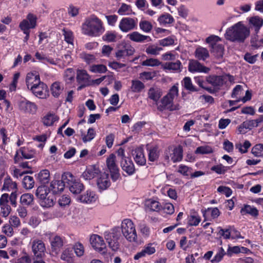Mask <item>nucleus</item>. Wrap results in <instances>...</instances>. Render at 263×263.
Instances as JSON below:
<instances>
[{
  "mask_svg": "<svg viewBox=\"0 0 263 263\" xmlns=\"http://www.w3.org/2000/svg\"><path fill=\"white\" fill-rule=\"evenodd\" d=\"M134 158L136 163L139 165H143L146 163L143 151L142 148H137L133 153Z\"/></svg>",
  "mask_w": 263,
  "mask_h": 263,
  "instance_id": "b1692460",
  "label": "nucleus"
},
{
  "mask_svg": "<svg viewBox=\"0 0 263 263\" xmlns=\"http://www.w3.org/2000/svg\"><path fill=\"white\" fill-rule=\"evenodd\" d=\"M210 68L203 66L197 60H191L189 64V70L191 72H198L208 73Z\"/></svg>",
  "mask_w": 263,
  "mask_h": 263,
  "instance_id": "ddd939ff",
  "label": "nucleus"
},
{
  "mask_svg": "<svg viewBox=\"0 0 263 263\" xmlns=\"http://www.w3.org/2000/svg\"><path fill=\"white\" fill-rule=\"evenodd\" d=\"M73 249L77 256L81 257L84 254V247L81 243H76Z\"/></svg>",
  "mask_w": 263,
  "mask_h": 263,
  "instance_id": "774afa93",
  "label": "nucleus"
},
{
  "mask_svg": "<svg viewBox=\"0 0 263 263\" xmlns=\"http://www.w3.org/2000/svg\"><path fill=\"white\" fill-rule=\"evenodd\" d=\"M104 176L105 177L102 176L97 180L98 187L102 190L106 189L110 185V182L108 180V174H105Z\"/></svg>",
  "mask_w": 263,
  "mask_h": 263,
  "instance_id": "c756f323",
  "label": "nucleus"
},
{
  "mask_svg": "<svg viewBox=\"0 0 263 263\" xmlns=\"http://www.w3.org/2000/svg\"><path fill=\"white\" fill-rule=\"evenodd\" d=\"M159 153L157 147H153L149 150L148 160L154 162L158 158Z\"/></svg>",
  "mask_w": 263,
  "mask_h": 263,
  "instance_id": "603ef678",
  "label": "nucleus"
},
{
  "mask_svg": "<svg viewBox=\"0 0 263 263\" xmlns=\"http://www.w3.org/2000/svg\"><path fill=\"white\" fill-rule=\"evenodd\" d=\"M23 186L26 189H31L34 186V181L32 177L29 176H25L23 178Z\"/></svg>",
  "mask_w": 263,
  "mask_h": 263,
  "instance_id": "79ce46f5",
  "label": "nucleus"
},
{
  "mask_svg": "<svg viewBox=\"0 0 263 263\" xmlns=\"http://www.w3.org/2000/svg\"><path fill=\"white\" fill-rule=\"evenodd\" d=\"M3 190L10 191L13 190L17 191V183L13 182L10 177H7L4 179Z\"/></svg>",
  "mask_w": 263,
  "mask_h": 263,
  "instance_id": "f704fd0d",
  "label": "nucleus"
},
{
  "mask_svg": "<svg viewBox=\"0 0 263 263\" xmlns=\"http://www.w3.org/2000/svg\"><path fill=\"white\" fill-rule=\"evenodd\" d=\"M49 192L50 191L48 190V188L46 186L42 185L37 188L35 195L41 200L48 195Z\"/></svg>",
  "mask_w": 263,
  "mask_h": 263,
  "instance_id": "72a5a7b5",
  "label": "nucleus"
},
{
  "mask_svg": "<svg viewBox=\"0 0 263 263\" xmlns=\"http://www.w3.org/2000/svg\"><path fill=\"white\" fill-rule=\"evenodd\" d=\"M41 82L40 76L33 73H28L26 78V83L28 89H30L31 86L34 84Z\"/></svg>",
  "mask_w": 263,
  "mask_h": 263,
  "instance_id": "393cba45",
  "label": "nucleus"
},
{
  "mask_svg": "<svg viewBox=\"0 0 263 263\" xmlns=\"http://www.w3.org/2000/svg\"><path fill=\"white\" fill-rule=\"evenodd\" d=\"M82 32L91 36H99L104 31L102 21L96 16L92 15L87 18L82 25Z\"/></svg>",
  "mask_w": 263,
  "mask_h": 263,
  "instance_id": "f257e3e1",
  "label": "nucleus"
},
{
  "mask_svg": "<svg viewBox=\"0 0 263 263\" xmlns=\"http://www.w3.org/2000/svg\"><path fill=\"white\" fill-rule=\"evenodd\" d=\"M173 100L167 95L161 99V105H160L158 108L161 110L164 109L166 106L173 102Z\"/></svg>",
  "mask_w": 263,
  "mask_h": 263,
  "instance_id": "4d7b16f0",
  "label": "nucleus"
},
{
  "mask_svg": "<svg viewBox=\"0 0 263 263\" xmlns=\"http://www.w3.org/2000/svg\"><path fill=\"white\" fill-rule=\"evenodd\" d=\"M24 21L27 22L29 29H33L36 26L37 17L35 15L29 13L27 15L26 19L23 20L20 23H22Z\"/></svg>",
  "mask_w": 263,
  "mask_h": 263,
  "instance_id": "2f4dec72",
  "label": "nucleus"
},
{
  "mask_svg": "<svg viewBox=\"0 0 263 263\" xmlns=\"http://www.w3.org/2000/svg\"><path fill=\"white\" fill-rule=\"evenodd\" d=\"M174 21L173 16L169 14L162 15L158 18V21L161 24H171Z\"/></svg>",
  "mask_w": 263,
  "mask_h": 263,
  "instance_id": "3c124183",
  "label": "nucleus"
},
{
  "mask_svg": "<svg viewBox=\"0 0 263 263\" xmlns=\"http://www.w3.org/2000/svg\"><path fill=\"white\" fill-rule=\"evenodd\" d=\"M104 238L108 243V247L113 251H117L119 249V240L121 238V234L118 229H114L111 232L104 233Z\"/></svg>",
  "mask_w": 263,
  "mask_h": 263,
  "instance_id": "39448f33",
  "label": "nucleus"
},
{
  "mask_svg": "<svg viewBox=\"0 0 263 263\" xmlns=\"http://www.w3.org/2000/svg\"><path fill=\"white\" fill-rule=\"evenodd\" d=\"M162 95L161 89L158 87H151L148 90V96L150 99L157 102Z\"/></svg>",
  "mask_w": 263,
  "mask_h": 263,
  "instance_id": "bb28decb",
  "label": "nucleus"
},
{
  "mask_svg": "<svg viewBox=\"0 0 263 263\" xmlns=\"http://www.w3.org/2000/svg\"><path fill=\"white\" fill-rule=\"evenodd\" d=\"M258 57V54H255L252 55L251 53L247 52L244 55L243 59L248 63L253 64H254L257 61V58Z\"/></svg>",
  "mask_w": 263,
  "mask_h": 263,
  "instance_id": "680f3d73",
  "label": "nucleus"
},
{
  "mask_svg": "<svg viewBox=\"0 0 263 263\" xmlns=\"http://www.w3.org/2000/svg\"><path fill=\"white\" fill-rule=\"evenodd\" d=\"M90 242L92 247L96 251L102 254H105L106 253V246L101 236L97 234L91 235L90 237Z\"/></svg>",
  "mask_w": 263,
  "mask_h": 263,
  "instance_id": "0eeeda50",
  "label": "nucleus"
},
{
  "mask_svg": "<svg viewBox=\"0 0 263 263\" xmlns=\"http://www.w3.org/2000/svg\"><path fill=\"white\" fill-rule=\"evenodd\" d=\"M116 155L114 154H111L106 161L111 178L114 182L117 181L120 177L119 170L116 163Z\"/></svg>",
  "mask_w": 263,
  "mask_h": 263,
  "instance_id": "423d86ee",
  "label": "nucleus"
},
{
  "mask_svg": "<svg viewBox=\"0 0 263 263\" xmlns=\"http://www.w3.org/2000/svg\"><path fill=\"white\" fill-rule=\"evenodd\" d=\"M63 35L64 36V40L68 43L73 44V36L71 31L65 28L62 29Z\"/></svg>",
  "mask_w": 263,
  "mask_h": 263,
  "instance_id": "09e8293b",
  "label": "nucleus"
},
{
  "mask_svg": "<svg viewBox=\"0 0 263 263\" xmlns=\"http://www.w3.org/2000/svg\"><path fill=\"white\" fill-rule=\"evenodd\" d=\"M120 166L122 170L128 175H132L135 172V165L130 158L120 160Z\"/></svg>",
  "mask_w": 263,
  "mask_h": 263,
  "instance_id": "2eb2a0df",
  "label": "nucleus"
},
{
  "mask_svg": "<svg viewBox=\"0 0 263 263\" xmlns=\"http://www.w3.org/2000/svg\"><path fill=\"white\" fill-rule=\"evenodd\" d=\"M33 195L29 193L23 194L20 198V202L24 205H29L33 202Z\"/></svg>",
  "mask_w": 263,
  "mask_h": 263,
  "instance_id": "ea45409f",
  "label": "nucleus"
},
{
  "mask_svg": "<svg viewBox=\"0 0 263 263\" xmlns=\"http://www.w3.org/2000/svg\"><path fill=\"white\" fill-rule=\"evenodd\" d=\"M251 144L250 141L246 140L243 144L240 143L236 144V148L238 149L241 153H245L248 152V149L251 146Z\"/></svg>",
  "mask_w": 263,
  "mask_h": 263,
  "instance_id": "5fc2aeb1",
  "label": "nucleus"
},
{
  "mask_svg": "<svg viewBox=\"0 0 263 263\" xmlns=\"http://www.w3.org/2000/svg\"><path fill=\"white\" fill-rule=\"evenodd\" d=\"M72 249H67L65 250L61 256V258L67 262H70L72 260Z\"/></svg>",
  "mask_w": 263,
  "mask_h": 263,
  "instance_id": "864d4df0",
  "label": "nucleus"
},
{
  "mask_svg": "<svg viewBox=\"0 0 263 263\" xmlns=\"http://www.w3.org/2000/svg\"><path fill=\"white\" fill-rule=\"evenodd\" d=\"M63 90V86L58 82H54L50 87L52 95L55 98H58Z\"/></svg>",
  "mask_w": 263,
  "mask_h": 263,
  "instance_id": "473e14b6",
  "label": "nucleus"
},
{
  "mask_svg": "<svg viewBox=\"0 0 263 263\" xmlns=\"http://www.w3.org/2000/svg\"><path fill=\"white\" fill-rule=\"evenodd\" d=\"M100 173L98 166L97 165H90L83 172L82 176L85 180H90L97 177Z\"/></svg>",
  "mask_w": 263,
  "mask_h": 263,
  "instance_id": "f3484780",
  "label": "nucleus"
},
{
  "mask_svg": "<svg viewBox=\"0 0 263 263\" xmlns=\"http://www.w3.org/2000/svg\"><path fill=\"white\" fill-rule=\"evenodd\" d=\"M32 251L33 256L41 257L46 256L45 246L43 241L39 239H35L32 242Z\"/></svg>",
  "mask_w": 263,
  "mask_h": 263,
  "instance_id": "9d476101",
  "label": "nucleus"
},
{
  "mask_svg": "<svg viewBox=\"0 0 263 263\" xmlns=\"http://www.w3.org/2000/svg\"><path fill=\"white\" fill-rule=\"evenodd\" d=\"M62 178L65 180L66 187L73 194H80L84 189V186L79 180H76L73 175L70 172H65L62 175Z\"/></svg>",
  "mask_w": 263,
  "mask_h": 263,
  "instance_id": "7ed1b4c3",
  "label": "nucleus"
},
{
  "mask_svg": "<svg viewBox=\"0 0 263 263\" xmlns=\"http://www.w3.org/2000/svg\"><path fill=\"white\" fill-rule=\"evenodd\" d=\"M37 180L43 184L48 183L50 180L49 171L47 170H43L40 171L37 174Z\"/></svg>",
  "mask_w": 263,
  "mask_h": 263,
  "instance_id": "7c9ffc66",
  "label": "nucleus"
},
{
  "mask_svg": "<svg viewBox=\"0 0 263 263\" xmlns=\"http://www.w3.org/2000/svg\"><path fill=\"white\" fill-rule=\"evenodd\" d=\"M251 153L255 157H260L263 155V144H256L252 147Z\"/></svg>",
  "mask_w": 263,
  "mask_h": 263,
  "instance_id": "8fccbe9b",
  "label": "nucleus"
},
{
  "mask_svg": "<svg viewBox=\"0 0 263 263\" xmlns=\"http://www.w3.org/2000/svg\"><path fill=\"white\" fill-rule=\"evenodd\" d=\"M195 56L198 60L204 61L210 57V54L206 48L199 46L195 50Z\"/></svg>",
  "mask_w": 263,
  "mask_h": 263,
  "instance_id": "5701e85b",
  "label": "nucleus"
},
{
  "mask_svg": "<svg viewBox=\"0 0 263 263\" xmlns=\"http://www.w3.org/2000/svg\"><path fill=\"white\" fill-rule=\"evenodd\" d=\"M137 25L136 21L130 17L123 18L119 24L120 29L124 32H127L135 29Z\"/></svg>",
  "mask_w": 263,
  "mask_h": 263,
  "instance_id": "f8f14e48",
  "label": "nucleus"
},
{
  "mask_svg": "<svg viewBox=\"0 0 263 263\" xmlns=\"http://www.w3.org/2000/svg\"><path fill=\"white\" fill-rule=\"evenodd\" d=\"M96 136L95 129L93 128H89L88 129L87 135H85L84 133H82V140L86 143L92 140Z\"/></svg>",
  "mask_w": 263,
  "mask_h": 263,
  "instance_id": "a19ab883",
  "label": "nucleus"
},
{
  "mask_svg": "<svg viewBox=\"0 0 263 263\" xmlns=\"http://www.w3.org/2000/svg\"><path fill=\"white\" fill-rule=\"evenodd\" d=\"M146 205L151 211L158 212L161 209L160 203L153 199H148L146 202Z\"/></svg>",
  "mask_w": 263,
  "mask_h": 263,
  "instance_id": "58836bf2",
  "label": "nucleus"
},
{
  "mask_svg": "<svg viewBox=\"0 0 263 263\" xmlns=\"http://www.w3.org/2000/svg\"><path fill=\"white\" fill-rule=\"evenodd\" d=\"M160 64V62L159 60L156 59H147L142 63V65L146 66H159Z\"/></svg>",
  "mask_w": 263,
  "mask_h": 263,
  "instance_id": "13d9d810",
  "label": "nucleus"
},
{
  "mask_svg": "<svg viewBox=\"0 0 263 263\" xmlns=\"http://www.w3.org/2000/svg\"><path fill=\"white\" fill-rule=\"evenodd\" d=\"M181 62L177 61L175 62H168L166 63L165 68L169 70H176L180 68Z\"/></svg>",
  "mask_w": 263,
  "mask_h": 263,
  "instance_id": "052dcab7",
  "label": "nucleus"
},
{
  "mask_svg": "<svg viewBox=\"0 0 263 263\" xmlns=\"http://www.w3.org/2000/svg\"><path fill=\"white\" fill-rule=\"evenodd\" d=\"M207 82L214 86H220L227 81L226 76H211L207 78Z\"/></svg>",
  "mask_w": 263,
  "mask_h": 263,
  "instance_id": "412c9836",
  "label": "nucleus"
},
{
  "mask_svg": "<svg viewBox=\"0 0 263 263\" xmlns=\"http://www.w3.org/2000/svg\"><path fill=\"white\" fill-rule=\"evenodd\" d=\"M18 105L20 110L25 113L34 114L37 109V107L34 103L30 102L26 99L20 100L18 102Z\"/></svg>",
  "mask_w": 263,
  "mask_h": 263,
  "instance_id": "1a4fd4ad",
  "label": "nucleus"
},
{
  "mask_svg": "<svg viewBox=\"0 0 263 263\" xmlns=\"http://www.w3.org/2000/svg\"><path fill=\"white\" fill-rule=\"evenodd\" d=\"M182 148L179 146L173 149V153L171 154V160L175 163L181 161L183 157Z\"/></svg>",
  "mask_w": 263,
  "mask_h": 263,
  "instance_id": "c85d7f7f",
  "label": "nucleus"
},
{
  "mask_svg": "<svg viewBox=\"0 0 263 263\" xmlns=\"http://www.w3.org/2000/svg\"><path fill=\"white\" fill-rule=\"evenodd\" d=\"M174 42V39L171 36H168L158 41L159 44L163 47L172 45Z\"/></svg>",
  "mask_w": 263,
  "mask_h": 263,
  "instance_id": "bf43d9fd",
  "label": "nucleus"
},
{
  "mask_svg": "<svg viewBox=\"0 0 263 263\" xmlns=\"http://www.w3.org/2000/svg\"><path fill=\"white\" fill-rule=\"evenodd\" d=\"M55 200V199L53 195H48L41 200L40 204L43 207L50 208L54 204Z\"/></svg>",
  "mask_w": 263,
  "mask_h": 263,
  "instance_id": "c9c22d12",
  "label": "nucleus"
},
{
  "mask_svg": "<svg viewBox=\"0 0 263 263\" xmlns=\"http://www.w3.org/2000/svg\"><path fill=\"white\" fill-rule=\"evenodd\" d=\"M162 50L161 47H154V46H149L146 49V52L147 54L152 55H157L159 52Z\"/></svg>",
  "mask_w": 263,
  "mask_h": 263,
  "instance_id": "338daca9",
  "label": "nucleus"
},
{
  "mask_svg": "<svg viewBox=\"0 0 263 263\" xmlns=\"http://www.w3.org/2000/svg\"><path fill=\"white\" fill-rule=\"evenodd\" d=\"M62 178L61 180H52L48 188V190L51 191L53 194H57L63 191L66 183Z\"/></svg>",
  "mask_w": 263,
  "mask_h": 263,
  "instance_id": "4468645a",
  "label": "nucleus"
},
{
  "mask_svg": "<svg viewBox=\"0 0 263 263\" xmlns=\"http://www.w3.org/2000/svg\"><path fill=\"white\" fill-rule=\"evenodd\" d=\"M116 34L113 32H108L102 36L103 41L107 42H114L116 41Z\"/></svg>",
  "mask_w": 263,
  "mask_h": 263,
  "instance_id": "e2e57ef3",
  "label": "nucleus"
},
{
  "mask_svg": "<svg viewBox=\"0 0 263 263\" xmlns=\"http://www.w3.org/2000/svg\"><path fill=\"white\" fill-rule=\"evenodd\" d=\"M127 37L131 41L137 43H144L145 41L150 42L152 41L150 36L143 35L137 31H134L128 34Z\"/></svg>",
  "mask_w": 263,
  "mask_h": 263,
  "instance_id": "a211bd4d",
  "label": "nucleus"
},
{
  "mask_svg": "<svg viewBox=\"0 0 263 263\" xmlns=\"http://www.w3.org/2000/svg\"><path fill=\"white\" fill-rule=\"evenodd\" d=\"M121 230L123 236L130 242H135L137 235L132 221L128 219H124L121 223Z\"/></svg>",
  "mask_w": 263,
  "mask_h": 263,
  "instance_id": "20e7f679",
  "label": "nucleus"
},
{
  "mask_svg": "<svg viewBox=\"0 0 263 263\" xmlns=\"http://www.w3.org/2000/svg\"><path fill=\"white\" fill-rule=\"evenodd\" d=\"M123 47V49H118L116 52L115 57L118 60L124 59L126 57L131 56L135 52L134 47L130 44H125Z\"/></svg>",
  "mask_w": 263,
  "mask_h": 263,
  "instance_id": "9b49d317",
  "label": "nucleus"
},
{
  "mask_svg": "<svg viewBox=\"0 0 263 263\" xmlns=\"http://www.w3.org/2000/svg\"><path fill=\"white\" fill-rule=\"evenodd\" d=\"M26 21H24L22 23H20L19 27L20 29L23 31V33L26 34L25 37H24V41H27L29 38V33L30 31L29 29V27H28V24H27Z\"/></svg>",
  "mask_w": 263,
  "mask_h": 263,
  "instance_id": "6e6d98bb",
  "label": "nucleus"
},
{
  "mask_svg": "<svg viewBox=\"0 0 263 263\" xmlns=\"http://www.w3.org/2000/svg\"><path fill=\"white\" fill-rule=\"evenodd\" d=\"M144 84L139 80H133L131 89L134 92H140L144 89Z\"/></svg>",
  "mask_w": 263,
  "mask_h": 263,
  "instance_id": "37998d69",
  "label": "nucleus"
},
{
  "mask_svg": "<svg viewBox=\"0 0 263 263\" xmlns=\"http://www.w3.org/2000/svg\"><path fill=\"white\" fill-rule=\"evenodd\" d=\"M97 196L93 191L88 190L78 197V199L82 203H91L95 202Z\"/></svg>",
  "mask_w": 263,
  "mask_h": 263,
  "instance_id": "dca6fc26",
  "label": "nucleus"
},
{
  "mask_svg": "<svg viewBox=\"0 0 263 263\" xmlns=\"http://www.w3.org/2000/svg\"><path fill=\"white\" fill-rule=\"evenodd\" d=\"M211 52L214 55L218 58L222 57L223 54L224 48L221 44L217 43H212L211 45Z\"/></svg>",
  "mask_w": 263,
  "mask_h": 263,
  "instance_id": "a878e982",
  "label": "nucleus"
},
{
  "mask_svg": "<svg viewBox=\"0 0 263 263\" xmlns=\"http://www.w3.org/2000/svg\"><path fill=\"white\" fill-rule=\"evenodd\" d=\"M182 83L185 89L192 92L198 91V90L193 85L191 79L190 77H185L182 81Z\"/></svg>",
  "mask_w": 263,
  "mask_h": 263,
  "instance_id": "c03bdc74",
  "label": "nucleus"
},
{
  "mask_svg": "<svg viewBox=\"0 0 263 263\" xmlns=\"http://www.w3.org/2000/svg\"><path fill=\"white\" fill-rule=\"evenodd\" d=\"M76 79L78 83H84L91 85L90 76L85 70L77 69Z\"/></svg>",
  "mask_w": 263,
  "mask_h": 263,
  "instance_id": "6ab92c4d",
  "label": "nucleus"
},
{
  "mask_svg": "<svg viewBox=\"0 0 263 263\" xmlns=\"http://www.w3.org/2000/svg\"><path fill=\"white\" fill-rule=\"evenodd\" d=\"M90 70L94 73H103L107 71V69L106 66L103 64L92 65Z\"/></svg>",
  "mask_w": 263,
  "mask_h": 263,
  "instance_id": "49530a36",
  "label": "nucleus"
},
{
  "mask_svg": "<svg viewBox=\"0 0 263 263\" xmlns=\"http://www.w3.org/2000/svg\"><path fill=\"white\" fill-rule=\"evenodd\" d=\"M80 58L88 64L93 63L96 59L93 54H88L84 52L80 54Z\"/></svg>",
  "mask_w": 263,
  "mask_h": 263,
  "instance_id": "a18cd8bd",
  "label": "nucleus"
},
{
  "mask_svg": "<svg viewBox=\"0 0 263 263\" xmlns=\"http://www.w3.org/2000/svg\"><path fill=\"white\" fill-rule=\"evenodd\" d=\"M131 11L130 6L125 4H122L120 8L118 10V13L120 15L129 14Z\"/></svg>",
  "mask_w": 263,
  "mask_h": 263,
  "instance_id": "69168bd1",
  "label": "nucleus"
},
{
  "mask_svg": "<svg viewBox=\"0 0 263 263\" xmlns=\"http://www.w3.org/2000/svg\"><path fill=\"white\" fill-rule=\"evenodd\" d=\"M249 28L242 22H239L231 27V41L243 43L250 35Z\"/></svg>",
  "mask_w": 263,
  "mask_h": 263,
  "instance_id": "f03ea898",
  "label": "nucleus"
},
{
  "mask_svg": "<svg viewBox=\"0 0 263 263\" xmlns=\"http://www.w3.org/2000/svg\"><path fill=\"white\" fill-rule=\"evenodd\" d=\"M249 25L254 27L255 31L257 33L263 25V19L259 16H254L249 18Z\"/></svg>",
  "mask_w": 263,
  "mask_h": 263,
  "instance_id": "4be33fe9",
  "label": "nucleus"
},
{
  "mask_svg": "<svg viewBox=\"0 0 263 263\" xmlns=\"http://www.w3.org/2000/svg\"><path fill=\"white\" fill-rule=\"evenodd\" d=\"M50 245L52 251L58 254L63 246V239L59 236H54L50 238Z\"/></svg>",
  "mask_w": 263,
  "mask_h": 263,
  "instance_id": "aec40b11",
  "label": "nucleus"
},
{
  "mask_svg": "<svg viewBox=\"0 0 263 263\" xmlns=\"http://www.w3.org/2000/svg\"><path fill=\"white\" fill-rule=\"evenodd\" d=\"M59 120V117L53 114H48L42 119L44 125L49 126H51L53 123Z\"/></svg>",
  "mask_w": 263,
  "mask_h": 263,
  "instance_id": "4c0bfd02",
  "label": "nucleus"
},
{
  "mask_svg": "<svg viewBox=\"0 0 263 263\" xmlns=\"http://www.w3.org/2000/svg\"><path fill=\"white\" fill-rule=\"evenodd\" d=\"M139 27L145 32H149L153 28L151 23L146 20L141 21L139 23Z\"/></svg>",
  "mask_w": 263,
  "mask_h": 263,
  "instance_id": "de8ad7c7",
  "label": "nucleus"
},
{
  "mask_svg": "<svg viewBox=\"0 0 263 263\" xmlns=\"http://www.w3.org/2000/svg\"><path fill=\"white\" fill-rule=\"evenodd\" d=\"M213 152L212 148L210 146L198 147L195 151L196 154H206Z\"/></svg>",
  "mask_w": 263,
  "mask_h": 263,
  "instance_id": "0e129e2a",
  "label": "nucleus"
},
{
  "mask_svg": "<svg viewBox=\"0 0 263 263\" xmlns=\"http://www.w3.org/2000/svg\"><path fill=\"white\" fill-rule=\"evenodd\" d=\"M242 90V86L240 85H237L235 88H234L231 93V97L236 98L238 100L236 101H231V106L234 105L236 102L240 101V95Z\"/></svg>",
  "mask_w": 263,
  "mask_h": 263,
  "instance_id": "e433bc0d",
  "label": "nucleus"
},
{
  "mask_svg": "<svg viewBox=\"0 0 263 263\" xmlns=\"http://www.w3.org/2000/svg\"><path fill=\"white\" fill-rule=\"evenodd\" d=\"M240 213L242 215L249 214L253 217H256L258 215V211L256 208L254 206L246 204L241 209Z\"/></svg>",
  "mask_w": 263,
  "mask_h": 263,
  "instance_id": "cd10ccee",
  "label": "nucleus"
},
{
  "mask_svg": "<svg viewBox=\"0 0 263 263\" xmlns=\"http://www.w3.org/2000/svg\"><path fill=\"white\" fill-rule=\"evenodd\" d=\"M30 90L34 96L40 99H46L49 96L48 86L42 82L34 84L31 87Z\"/></svg>",
  "mask_w": 263,
  "mask_h": 263,
  "instance_id": "6e6552de",
  "label": "nucleus"
}]
</instances>
